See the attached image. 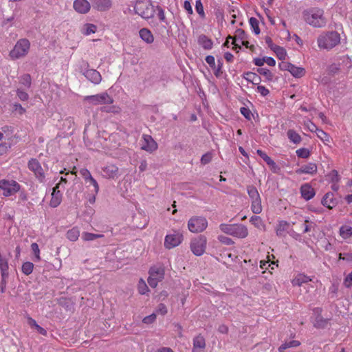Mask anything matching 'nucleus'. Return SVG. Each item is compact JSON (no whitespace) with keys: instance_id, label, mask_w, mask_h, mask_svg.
<instances>
[{"instance_id":"f3484780","label":"nucleus","mask_w":352,"mask_h":352,"mask_svg":"<svg viewBox=\"0 0 352 352\" xmlns=\"http://www.w3.org/2000/svg\"><path fill=\"white\" fill-rule=\"evenodd\" d=\"M93 8L99 12H106L112 8L111 0H91Z\"/></svg>"},{"instance_id":"c9c22d12","label":"nucleus","mask_w":352,"mask_h":352,"mask_svg":"<svg viewBox=\"0 0 352 352\" xmlns=\"http://www.w3.org/2000/svg\"><path fill=\"white\" fill-rule=\"evenodd\" d=\"M300 342L298 340H292V341H289L287 342H285L279 346L278 351L279 352H285V351L287 349L296 347V346H300Z\"/></svg>"},{"instance_id":"4d7b16f0","label":"nucleus","mask_w":352,"mask_h":352,"mask_svg":"<svg viewBox=\"0 0 352 352\" xmlns=\"http://www.w3.org/2000/svg\"><path fill=\"white\" fill-rule=\"evenodd\" d=\"M12 110L18 113L19 115H23L25 113V109L19 103H15L12 105Z\"/></svg>"},{"instance_id":"2eb2a0df","label":"nucleus","mask_w":352,"mask_h":352,"mask_svg":"<svg viewBox=\"0 0 352 352\" xmlns=\"http://www.w3.org/2000/svg\"><path fill=\"white\" fill-rule=\"evenodd\" d=\"M91 7V3L87 0H74L73 3V8L78 14L88 13Z\"/></svg>"},{"instance_id":"338daca9","label":"nucleus","mask_w":352,"mask_h":352,"mask_svg":"<svg viewBox=\"0 0 352 352\" xmlns=\"http://www.w3.org/2000/svg\"><path fill=\"white\" fill-rule=\"evenodd\" d=\"M17 96L19 98V99L22 101H25L29 98L28 94L25 91L20 89L17 90Z\"/></svg>"},{"instance_id":"4468645a","label":"nucleus","mask_w":352,"mask_h":352,"mask_svg":"<svg viewBox=\"0 0 352 352\" xmlns=\"http://www.w3.org/2000/svg\"><path fill=\"white\" fill-rule=\"evenodd\" d=\"M220 229L222 232L240 237L242 234V227L236 224H221Z\"/></svg>"},{"instance_id":"69168bd1","label":"nucleus","mask_w":352,"mask_h":352,"mask_svg":"<svg viewBox=\"0 0 352 352\" xmlns=\"http://www.w3.org/2000/svg\"><path fill=\"white\" fill-rule=\"evenodd\" d=\"M168 312V310H167V308L166 307V305L164 304H160L158 307H157V313L158 314H161L162 316H164L167 314Z\"/></svg>"},{"instance_id":"9d476101","label":"nucleus","mask_w":352,"mask_h":352,"mask_svg":"<svg viewBox=\"0 0 352 352\" xmlns=\"http://www.w3.org/2000/svg\"><path fill=\"white\" fill-rule=\"evenodd\" d=\"M148 274V283L151 287L155 288L158 283L164 278V269L162 267L153 266L150 268Z\"/></svg>"},{"instance_id":"7c9ffc66","label":"nucleus","mask_w":352,"mask_h":352,"mask_svg":"<svg viewBox=\"0 0 352 352\" xmlns=\"http://www.w3.org/2000/svg\"><path fill=\"white\" fill-rule=\"evenodd\" d=\"M289 72L295 78H301L304 76L306 73L305 68L297 67L294 64L292 65Z\"/></svg>"},{"instance_id":"a18cd8bd","label":"nucleus","mask_w":352,"mask_h":352,"mask_svg":"<svg viewBox=\"0 0 352 352\" xmlns=\"http://www.w3.org/2000/svg\"><path fill=\"white\" fill-rule=\"evenodd\" d=\"M138 289L140 294H145L147 292H148V286L142 278H141L138 282Z\"/></svg>"},{"instance_id":"5701e85b","label":"nucleus","mask_w":352,"mask_h":352,"mask_svg":"<svg viewBox=\"0 0 352 352\" xmlns=\"http://www.w3.org/2000/svg\"><path fill=\"white\" fill-rule=\"evenodd\" d=\"M337 201L332 192H327L322 199V204L329 209L333 208L337 205Z\"/></svg>"},{"instance_id":"09e8293b","label":"nucleus","mask_w":352,"mask_h":352,"mask_svg":"<svg viewBox=\"0 0 352 352\" xmlns=\"http://www.w3.org/2000/svg\"><path fill=\"white\" fill-rule=\"evenodd\" d=\"M31 249L34 254L36 261H39L41 260V256H40V249H39L38 244L36 243H32Z\"/></svg>"},{"instance_id":"39448f33","label":"nucleus","mask_w":352,"mask_h":352,"mask_svg":"<svg viewBox=\"0 0 352 352\" xmlns=\"http://www.w3.org/2000/svg\"><path fill=\"white\" fill-rule=\"evenodd\" d=\"M82 101L89 105L96 106L112 104L113 99L107 92H102L96 95L86 96Z\"/></svg>"},{"instance_id":"f704fd0d","label":"nucleus","mask_w":352,"mask_h":352,"mask_svg":"<svg viewBox=\"0 0 352 352\" xmlns=\"http://www.w3.org/2000/svg\"><path fill=\"white\" fill-rule=\"evenodd\" d=\"M0 270L2 279H5L8 275V263L7 261L0 256Z\"/></svg>"},{"instance_id":"7ed1b4c3","label":"nucleus","mask_w":352,"mask_h":352,"mask_svg":"<svg viewBox=\"0 0 352 352\" xmlns=\"http://www.w3.org/2000/svg\"><path fill=\"white\" fill-rule=\"evenodd\" d=\"M135 12L144 19H152L155 13V6L151 0H137Z\"/></svg>"},{"instance_id":"f03ea898","label":"nucleus","mask_w":352,"mask_h":352,"mask_svg":"<svg viewBox=\"0 0 352 352\" xmlns=\"http://www.w3.org/2000/svg\"><path fill=\"white\" fill-rule=\"evenodd\" d=\"M340 43V35L336 31L323 32L318 38V46L321 50H331Z\"/></svg>"},{"instance_id":"dca6fc26","label":"nucleus","mask_w":352,"mask_h":352,"mask_svg":"<svg viewBox=\"0 0 352 352\" xmlns=\"http://www.w3.org/2000/svg\"><path fill=\"white\" fill-rule=\"evenodd\" d=\"M59 187H60V183L57 184L53 188V190L51 194L52 197H51V200L50 201V206L52 208L58 207L62 201L63 195H62V193L60 192V191L59 190Z\"/></svg>"},{"instance_id":"4c0bfd02","label":"nucleus","mask_w":352,"mask_h":352,"mask_svg":"<svg viewBox=\"0 0 352 352\" xmlns=\"http://www.w3.org/2000/svg\"><path fill=\"white\" fill-rule=\"evenodd\" d=\"M249 23L251 27V29L252 32L258 35L260 34V28H259V21L257 19L254 17H251L249 19Z\"/></svg>"},{"instance_id":"20e7f679","label":"nucleus","mask_w":352,"mask_h":352,"mask_svg":"<svg viewBox=\"0 0 352 352\" xmlns=\"http://www.w3.org/2000/svg\"><path fill=\"white\" fill-rule=\"evenodd\" d=\"M30 43L27 38L19 39L10 52L9 56L12 60L25 57L29 52Z\"/></svg>"},{"instance_id":"680f3d73","label":"nucleus","mask_w":352,"mask_h":352,"mask_svg":"<svg viewBox=\"0 0 352 352\" xmlns=\"http://www.w3.org/2000/svg\"><path fill=\"white\" fill-rule=\"evenodd\" d=\"M344 285L346 288L352 287V272H350L344 278Z\"/></svg>"},{"instance_id":"72a5a7b5","label":"nucleus","mask_w":352,"mask_h":352,"mask_svg":"<svg viewBox=\"0 0 352 352\" xmlns=\"http://www.w3.org/2000/svg\"><path fill=\"white\" fill-rule=\"evenodd\" d=\"M80 236V231L77 227L69 230L66 234L67 238L71 241H76Z\"/></svg>"},{"instance_id":"2f4dec72","label":"nucleus","mask_w":352,"mask_h":352,"mask_svg":"<svg viewBox=\"0 0 352 352\" xmlns=\"http://www.w3.org/2000/svg\"><path fill=\"white\" fill-rule=\"evenodd\" d=\"M340 236L344 240L352 236V227L349 226H342L339 230Z\"/></svg>"},{"instance_id":"49530a36","label":"nucleus","mask_w":352,"mask_h":352,"mask_svg":"<svg viewBox=\"0 0 352 352\" xmlns=\"http://www.w3.org/2000/svg\"><path fill=\"white\" fill-rule=\"evenodd\" d=\"M296 153L298 157L307 159L310 156V151L308 148H300L297 149Z\"/></svg>"},{"instance_id":"c03bdc74","label":"nucleus","mask_w":352,"mask_h":352,"mask_svg":"<svg viewBox=\"0 0 352 352\" xmlns=\"http://www.w3.org/2000/svg\"><path fill=\"white\" fill-rule=\"evenodd\" d=\"M34 269V264L31 262L27 261L23 263L21 267L22 272L25 275H30Z\"/></svg>"},{"instance_id":"aec40b11","label":"nucleus","mask_w":352,"mask_h":352,"mask_svg":"<svg viewBox=\"0 0 352 352\" xmlns=\"http://www.w3.org/2000/svg\"><path fill=\"white\" fill-rule=\"evenodd\" d=\"M258 155L265 161V162L270 166V169L274 173H278L280 170V168L276 165L275 162L269 157L264 151L262 150H257Z\"/></svg>"},{"instance_id":"a19ab883","label":"nucleus","mask_w":352,"mask_h":352,"mask_svg":"<svg viewBox=\"0 0 352 352\" xmlns=\"http://www.w3.org/2000/svg\"><path fill=\"white\" fill-rule=\"evenodd\" d=\"M257 71L259 73V74H261V76L265 77V78L267 81L273 80L274 74L268 69L262 67V68H258Z\"/></svg>"},{"instance_id":"6ab92c4d","label":"nucleus","mask_w":352,"mask_h":352,"mask_svg":"<svg viewBox=\"0 0 352 352\" xmlns=\"http://www.w3.org/2000/svg\"><path fill=\"white\" fill-rule=\"evenodd\" d=\"M103 176L109 179H114L118 175L119 168L115 164H107L102 168Z\"/></svg>"},{"instance_id":"cd10ccee","label":"nucleus","mask_w":352,"mask_h":352,"mask_svg":"<svg viewBox=\"0 0 352 352\" xmlns=\"http://www.w3.org/2000/svg\"><path fill=\"white\" fill-rule=\"evenodd\" d=\"M198 43L205 50H211L213 46L212 41L204 34L198 37Z\"/></svg>"},{"instance_id":"9b49d317","label":"nucleus","mask_w":352,"mask_h":352,"mask_svg":"<svg viewBox=\"0 0 352 352\" xmlns=\"http://www.w3.org/2000/svg\"><path fill=\"white\" fill-rule=\"evenodd\" d=\"M183 241V234L174 230L173 233L167 234L164 239V246L167 249H172L178 246Z\"/></svg>"},{"instance_id":"6e6d98bb","label":"nucleus","mask_w":352,"mask_h":352,"mask_svg":"<svg viewBox=\"0 0 352 352\" xmlns=\"http://www.w3.org/2000/svg\"><path fill=\"white\" fill-rule=\"evenodd\" d=\"M155 320H156V314H152L149 316L144 317L142 320V322L144 324H150L153 323L155 321Z\"/></svg>"},{"instance_id":"bb28decb","label":"nucleus","mask_w":352,"mask_h":352,"mask_svg":"<svg viewBox=\"0 0 352 352\" xmlns=\"http://www.w3.org/2000/svg\"><path fill=\"white\" fill-rule=\"evenodd\" d=\"M85 76L91 82L94 84H99L102 80L100 74L96 69H90L87 71Z\"/></svg>"},{"instance_id":"473e14b6","label":"nucleus","mask_w":352,"mask_h":352,"mask_svg":"<svg viewBox=\"0 0 352 352\" xmlns=\"http://www.w3.org/2000/svg\"><path fill=\"white\" fill-rule=\"evenodd\" d=\"M97 30V26L92 23H85L80 29V32L85 35L88 36L91 34H94Z\"/></svg>"},{"instance_id":"79ce46f5","label":"nucleus","mask_w":352,"mask_h":352,"mask_svg":"<svg viewBox=\"0 0 352 352\" xmlns=\"http://www.w3.org/2000/svg\"><path fill=\"white\" fill-rule=\"evenodd\" d=\"M28 324L31 326V327H34L36 328V329L38 331V332L39 333H41V335L43 336H46L47 334V331L43 329V327H41L40 325H38L36 320L32 318H28Z\"/></svg>"},{"instance_id":"b1692460","label":"nucleus","mask_w":352,"mask_h":352,"mask_svg":"<svg viewBox=\"0 0 352 352\" xmlns=\"http://www.w3.org/2000/svg\"><path fill=\"white\" fill-rule=\"evenodd\" d=\"M291 225L286 221H280L276 228V233L279 236H285L288 232Z\"/></svg>"},{"instance_id":"13d9d810","label":"nucleus","mask_w":352,"mask_h":352,"mask_svg":"<svg viewBox=\"0 0 352 352\" xmlns=\"http://www.w3.org/2000/svg\"><path fill=\"white\" fill-rule=\"evenodd\" d=\"M292 63L285 61H282L278 64V67L281 71H288L289 72V69L292 67Z\"/></svg>"},{"instance_id":"0e129e2a","label":"nucleus","mask_w":352,"mask_h":352,"mask_svg":"<svg viewBox=\"0 0 352 352\" xmlns=\"http://www.w3.org/2000/svg\"><path fill=\"white\" fill-rule=\"evenodd\" d=\"M156 10L157 11V16H158L159 19L161 21H164L166 19V16H165L164 10L161 7L157 6L155 7V11Z\"/></svg>"},{"instance_id":"052dcab7","label":"nucleus","mask_w":352,"mask_h":352,"mask_svg":"<svg viewBox=\"0 0 352 352\" xmlns=\"http://www.w3.org/2000/svg\"><path fill=\"white\" fill-rule=\"evenodd\" d=\"M88 184L94 186V192H95V194H98V192H99V185L97 181L94 177H91L89 178Z\"/></svg>"},{"instance_id":"f257e3e1","label":"nucleus","mask_w":352,"mask_h":352,"mask_svg":"<svg viewBox=\"0 0 352 352\" xmlns=\"http://www.w3.org/2000/svg\"><path fill=\"white\" fill-rule=\"evenodd\" d=\"M303 20L314 28H323L327 24L324 10L314 7L305 10L302 13Z\"/></svg>"},{"instance_id":"603ef678","label":"nucleus","mask_w":352,"mask_h":352,"mask_svg":"<svg viewBox=\"0 0 352 352\" xmlns=\"http://www.w3.org/2000/svg\"><path fill=\"white\" fill-rule=\"evenodd\" d=\"M212 153L211 152H208L202 155L201 158V163L204 165L208 164L212 159Z\"/></svg>"},{"instance_id":"37998d69","label":"nucleus","mask_w":352,"mask_h":352,"mask_svg":"<svg viewBox=\"0 0 352 352\" xmlns=\"http://www.w3.org/2000/svg\"><path fill=\"white\" fill-rule=\"evenodd\" d=\"M318 138L320 139L324 144L330 142L331 138L328 133L322 129H318L316 132Z\"/></svg>"},{"instance_id":"8fccbe9b","label":"nucleus","mask_w":352,"mask_h":352,"mask_svg":"<svg viewBox=\"0 0 352 352\" xmlns=\"http://www.w3.org/2000/svg\"><path fill=\"white\" fill-rule=\"evenodd\" d=\"M20 82L25 87H30L31 85V76L29 74H24L21 77Z\"/></svg>"},{"instance_id":"864d4df0","label":"nucleus","mask_w":352,"mask_h":352,"mask_svg":"<svg viewBox=\"0 0 352 352\" xmlns=\"http://www.w3.org/2000/svg\"><path fill=\"white\" fill-rule=\"evenodd\" d=\"M305 126L311 132L314 133V132H316L317 130L318 129V128L317 127V126L313 123L310 120H308L307 122H305Z\"/></svg>"},{"instance_id":"a211bd4d","label":"nucleus","mask_w":352,"mask_h":352,"mask_svg":"<svg viewBox=\"0 0 352 352\" xmlns=\"http://www.w3.org/2000/svg\"><path fill=\"white\" fill-rule=\"evenodd\" d=\"M318 166L316 163L309 162L307 164L302 166L300 168L296 170V173L298 175L300 174H309L314 175L317 173Z\"/></svg>"},{"instance_id":"4be33fe9","label":"nucleus","mask_w":352,"mask_h":352,"mask_svg":"<svg viewBox=\"0 0 352 352\" xmlns=\"http://www.w3.org/2000/svg\"><path fill=\"white\" fill-rule=\"evenodd\" d=\"M243 117L252 123L253 121L258 122V114L254 111V109L253 108L252 109H250L249 106L245 103H243Z\"/></svg>"},{"instance_id":"774afa93","label":"nucleus","mask_w":352,"mask_h":352,"mask_svg":"<svg viewBox=\"0 0 352 352\" xmlns=\"http://www.w3.org/2000/svg\"><path fill=\"white\" fill-rule=\"evenodd\" d=\"M264 40H265V43L267 45V46L272 50L273 48L275 47V46L276 45V44H274L273 43V41L272 39V38L269 36H265L264 38Z\"/></svg>"},{"instance_id":"0eeeda50","label":"nucleus","mask_w":352,"mask_h":352,"mask_svg":"<svg viewBox=\"0 0 352 352\" xmlns=\"http://www.w3.org/2000/svg\"><path fill=\"white\" fill-rule=\"evenodd\" d=\"M207 227L208 221L204 217L194 216L188 221V228L192 233L202 232Z\"/></svg>"},{"instance_id":"393cba45","label":"nucleus","mask_w":352,"mask_h":352,"mask_svg":"<svg viewBox=\"0 0 352 352\" xmlns=\"http://www.w3.org/2000/svg\"><path fill=\"white\" fill-rule=\"evenodd\" d=\"M312 279L305 274L299 273L292 280L293 286L300 287L302 284L311 281Z\"/></svg>"},{"instance_id":"58836bf2","label":"nucleus","mask_w":352,"mask_h":352,"mask_svg":"<svg viewBox=\"0 0 352 352\" xmlns=\"http://www.w3.org/2000/svg\"><path fill=\"white\" fill-rule=\"evenodd\" d=\"M244 78L247 80L252 82L254 85H258L261 81L260 76L258 75H257L256 74L252 73V72L246 73L245 76H244Z\"/></svg>"},{"instance_id":"e2e57ef3","label":"nucleus","mask_w":352,"mask_h":352,"mask_svg":"<svg viewBox=\"0 0 352 352\" xmlns=\"http://www.w3.org/2000/svg\"><path fill=\"white\" fill-rule=\"evenodd\" d=\"M256 89L257 92L259 93L262 96H266L270 94L269 89L263 85H258Z\"/></svg>"},{"instance_id":"e433bc0d","label":"nucleus","mask_w":352,"mask_h":352,"mask_svg":"<svg viewBox=\"0 0 352 352\" xmlns=\"http://www.w3.org/2000/svg\"><path fill=\"white\" fill-rule=\"evenodd\" d=\"M272 51L276 54L278 59L283 60L286 58L287 52L284 47L276 45Z\"/></svg>"},{"instance_id":"ea45409f","label":"nucleus","mask_w":352,"mask_h":352,"mask_svg":"<svg viewBox=\"0 0 352 352\" xmlns=\"http://www.w3.org/2000/svg\"><path fill=\"white\" fill-rule=\"evenodd\" d=\"M103 236V234H97L87 232L82 234V239L85 241H94L96 239L102 238Z\"/></svg>"},{"instance_id":"a878e982","label":"nucleus","mask_w":352,"mask_h":352,"mask_svg":"<svg viewBox=\"0 0 352 352\" xmlns=\"http://www.w3.org/2000/svg\"><path fill=\"white\" fill-rule=\"evenodd\" d=\"M206 340L204 336L198 335L193 338V346L192 351H204Z\"/></svg>"},{"instance_id":"de8ad7c7","label":"nucleus","mask_w":352,"mask_h":352,"mask_svg":"<svg viewBox=\"0 0 352 352\" xmlns=\"http://www.w3.org/2000/svg\"><path fill=\"white\" fill-rule=\"evenodd\" d=\"M250 222L257 228L261 229L263 227L262 219L258 216H252L250 218Z\"/></svg>"},{"instance_id":"bf43d9fd","label":"nucleus","mask_w":352,"mask_h":352,"mask_svg":"<svg viewBox=\"0 0 352 352\" xmlns=\"http://www.w3.org/2000/svg\"><path fill=\"white\" fill-rule=\"evenodd\" d=\"M206 62L209 65V66L214 69L216 68L215 59L213 56L208 55L206 57Z\"/></svg>"},{"instance_id":"412c9836","label":"nucleus","mask_w":352,"mask_h":352,"mask_svg":"<svg viewBox=\"0 0 352 352\" xmlns=\"http://www.w3.org/2000/svg\"><path fill=\"white\" fill-rule=\"evenodd\" d=\"M300 193L302 197L308 201L315 196L316 192L309 184H305L300 187Z\"/></svg>"},{"instance_id":"423d86ee","label":"nucleus","mask_w":352,"mask_h":352,"mask_svg":"<svg viewBox=\"0 0 352 352\" xmlns=\"http://www.w3.org/2000/svg\"><path fill=\"white\" fill-rule=\"evenodd\" d=\"M21 186L18 182L12 179H1L0 190L5 197L12 196L19 191Z\"/></svg>"},{"instance_id":"6e6552de","label":"nucleus","mask_w":352,"mask_h":352,"mask_svg":"<svg viewBox=\"0 0 352 352\" xmlns=\"http://www.w3.org/2000/svg\"><path fill=\"white\" fill-rule=\"evenodd\" d=\"M207 245V239L204 235H199L192 239L190 248L192 252L197 256L203 255L206 251Z\"/></svg>"},{"instance_id":"ddd939ff","label":"nucleus","mask_w":352,"mask_h":352,"mask_svg":"<svg viewBox=\"0 0 352 352\" xmlns=\"http://www.w3.org/2000/svg\"><path fill=\"white\" fill-rule=\"evenodd\" d=\"M140 147L148 153H153L157 149V144L150 135L144 134L140 140Z\"/></svg>"},{"instance_id":"1a4fd4ad","label":"nucleus","mask_w":352,"mask_h":352,"mask_svg":"<svg viewBox=\"0 0 352 352\" xmlns=\"http://www.w3.org/2000/svg\"><path fill=\"white\" fill-rule=\"evenodd\" d=\"M248 195L251 199V209L254 214H260L262 212V205L260 195L257 189L254 186H248Z\"/></svg>"},{"instance_id":"c756f323","label":"nucleus","mask_w":352,"mask_h":352,"mask_svg":"<svg viewBox=\"0 0 352 352\" xmlns=\"http://www.w3.org/2000/svg\"><path fill=\"white\" fill-rule=\"evenodd\" d=\"M287 135L289 141L293 144H298L302 141L301 136L294 129H289L287 132Z\"/></svg>"},{"instance_id":"c85d7f7f","label":"nucleus","mask_w":352,"mask_h":352,"mask_svg":"<svg viewBox=\"0 0 352 352\" xmlns=\"http://www.w3.org/2000/svg\"><path fill=\"white\" fill-rule=\"evenodd\" d=\"M140 38L148 44L154 41V36L152 32L147 28H142L139 32Z\"/></svg>"},{"instance_id":"f8f14e48","label":"nucleus","mask_w":352,"mask_h":352,"mask_svg":"<svg viewBox=\"0 0 352 352\" xmlns=\"http://www.w3.org/2000/svg\"><path fill=\"white\" fill-rule=\"evenodd\" d=\"M28 168L34 173L35 177L40 182H44L45 177L44 170L40 162L36 159H30L28 162Z\"/></svg>"},{"instance_id":"5fc2aeb1","label":"nucleus","mask_w":352,"mask_h":352,"mask_svg":"<svg viewBox=\"0 0 352 352\" xmlns=\"http://www.w3.org/2000/svg\"><path fill=\"white\" fill-rule=\"evenodd\" d=\"M101 111L107 113H118L120 111V108L116 106L102 107L101 108Z\"/></svg>"},{"instance_id":"3c124183","label":"nucleus","mask_w":352,"mask_h":352,"mask_svg":"<svg viewBox=\"0 0 352 352\" xmlns=\"http://www.w3.org/2000/svg\"><path fill=\"white\" fill-rule=\"evenodd\" d=\"M195 10L201 18H204L205 13L201 0L196 1Z\"/></svg>"}]
</instances>
